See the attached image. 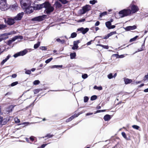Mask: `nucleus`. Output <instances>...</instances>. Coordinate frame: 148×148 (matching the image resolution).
Masks as SVG:
<instances>
[{
	"label": "nucleus",
	"instance_id": "nucleus-1",
	"mask_svg": "<svg viewBox=\"0 0 148 148\" xmlns=\"http://www.w3.org/2000/svg\"><path fill=\"white\" fill-rule=\"evenodd\" d=\"M23 14V12H21L18 14L13 18H8L7 21V23L10 25H13L16 21H20L21 19Z\"/></svg>",
	"mask_w": 148,
	"mask_h": 148
},
{
	"label": "nucleus",
	"instance_id": "nucleus-2",
	"mask_svg": "<svg viewBox=\"0 0 148 148\" xmlns=\"http://www.w3.org/2000/svg\"><path fill=\"white\" fill-rule=\"evenodd\" d=\"M44 8H45V12L47 14H50L51 12H52L54 10L53 7L48 2H45Z\"/></svg>",
	"mask_w": 148,
	"mask_h": 148
},
{
	"label": "nucleus",
	"instance_id": "nucleus-3",
	"mask_svg": "<svg viewBox=\"0 0 148 148\" xmlns=\"http://www.w3.org/2000/svg\"><path fill=\"white\" fill-rule=\"evenodd\" d=\"M119 14L121 17L131 15L130 9L129 8L120 11Z\"/></svg>",
	"mask_w": 148,
	"mask_h": 148
},
{
	"label": "nucleus",
	"instance_id": "nucleus-4",
	"mask_svg": "<svg viewBox=\"0 0 148 148\" xmlns=\"http://www.w3.org/2000/svg\"><path fill=\"white\" fill-rule=\"evenodd\" d=\"M21 5L22 8L25 9L30 5H31L32 2L29 0H19Z\"/></svg>",
	"mask_w": 148,
	"mask_h": 148
},
{
	"label": "nucleus",
	"instance_id": "nucleus-5",
	"mask_svg": "<svg viewBox=\"0 0 148 148\" xmlns=\"http://www.w3.org/2000/svg\"><path fill=\"white\" fill-rule=\"evenodd\" d=\"M8 8L6 0H0V8L2 11L6 10Z\"/></svg>",
	"mask_w": 148,
	"mask_h": 148
},
{
	"label": "nucleus",
	"instance_id": "nucleus-6",
	"mask_svg": "<svg viewBox=\"0 0 148 148\" xmlns=\"http://www.w3.org/2000/svg\"><path fill=\"white\" fill-rule=\"evenodd\" d=\"M128 8L130 10L131 14L136 13L139 10L138 7L133 4H130Z\"/></svg>",
	"mask_w": 148,
	"mask_h": 148
},
{
	"label": "nucleus",
	"instance_id": "nucleus-7",
	"mask_svg": "<svg viewBox=\"0 0 148 148\" xmlns=\"http://www.w3.org/2000/svg\"><path fill=\"white\" fill-rule=\"evenodd\" d=\"M91 7L89 5H86L83 7L82 9L80 10V13L81 14H85L86 12L90 10Z\"/></svg>",
	"mask_w": 148,
	"mask_h": 148
},
{
	"label": "nucleus",
	"instance_id": "nucleus-8",
	"mask_svg": "<svg viewBox=\"0 0 148 148\" xmlns=\"http://www.w3.org/2000/svg\"><path fill=\"white\" fill-rule=\"evenodd\" d=\"M16 32H15L14 31H13L10 32L5 33L2 34V37H3L4 36H6L5 37H1V38H0V41H1L3 40H5L7 38H8V35H10L12 34H14Z\"/></svg>",
	"mask_w": 148,
	"mask_h": 148
},
{
	"label": "nucleus",
	"instance_id": "nucleus-9",
	"mask_svg": "<svg viewBox=\"0 0 148 148\" xmlns=\"http://www.w3.org/2000/svg\"><path fill=\"white\" fill-rule=\"evenodd\" d=\"M46 16L45 15H43L42 16H39L32 19L33 21H40L43 20Z\"/></svg>",
	"mask_w": 148,
	"mask_h": 148
},
{
	"label": "nucleus",
	"instance_id": "nucleus-10",
	"mask_svg": "<svg viewBox=\"0 0 148 148\" xmlns=\"http://www.w3.org/2000/svg\"><path fill=\"white\" fill-rule=\"evenodd\" d=\"M80 42V41L78 40L73 42V45L72 47V49L73 50L77 49L78 48V44Z\"/></svg>",
	"mask_w": 148,
	"mask_h": 148
},
{
	"label": "nucleus",
	"instance_id": "nucleus-11",
	"mask_svg": "<svg viewBox=\"0 0 148 148\" xmlns=\"http://www.w3.org/2000/svg\"><path fill=\"white\" fill-rule=\"evenodd\" d=\"M25 11L26 12V13L29 14L32 13L33 12V10H34V7L33 8L31 6V5H30L29 7L25 8Z\"/></svg>",
	"mask_w": 148,
	"mask_h": 148
},
{
	"label": "nucleus",
	"instance_id": "nucleus-12",
	"mask_svg": "<svg viewBox=\"0 0 148 148\" xmlns=\"http://www.w3.org/2000/svg\"><path fill=\"white\" fill-rule=\"evenodd\" d=\"M77 30L78 31L80 32L83 34H84L89 31V29L88 28H84L83 27H81L78 28Z\"/></svg>",
	"mask_w": 148,
	"mask_h": 148
},
{
	"label": "nucleus",
	"instance_id": "nucleus-13",
	"mask_svg": "<svg viewBox=\"0 0 148 148\" xmlns=\"http://www.w3.org/2000/svg\"><path fill=\"white\" fill-rule=\"evenodd\" d=\"M23 38V36H16L14 37L12 40H9L8 42V44L10 45L12 42L14 41L16 39L19 38L20 39H22Z\"/></svg>",
	"mask_w": 148,
	"mask_h": 148
},
{
	"label": "nucleus",
	"instance_id": "nucleus-14",
	"mask_svg": "<svg viewBox=\"0 0 148 148\" xmlns=\"http://www.w3.org/2000/svg\"><path fill=\"white\" fill-rule=\"evenodd\" d=\"M106 25L108 29H113L115 27L114 25H111V22L108 21L106 23Z\"/></svg>",
	"mask_w": 148,
	"mask_h": 148
},
{
	"label": "nucleus",
	"instance_id": "nucleus-15",
	"mask_svg": "<svg viewBox=\"0 0 148 148\" xmlns=\"http://www.w3.org/2000/svg\"><path fill=\"white\" fill-rule=\"evenodd\" d=\"M45 4V2L41 4L37 5L36 7H34V10H40L44 8Z\"/></svg>",
	"mask_w": 148,
	"mask_h": 148
},
{
	"label": "nucleus",
	"instance_id": "nucleus-16",
	"mask_svg": "<svg viewBox=\"0 0 148 148\" xmlns=\"http://www.w3.org/2000/svg\"><path fill=\"white\" fill-rule=\"evenodd\" d=\"M54 5L57 9H60L62 7V5L58 1H56L55 2Z\"/></svg>",
	"mask_w": 148,
	"mask_h": 148
},
{
	"label": "nucleus",
	"instance_id": "nucleus-17",
	"mask_svg": "<svg viewBox=\"0 0 148 148\" xmlns=\"http://www.w3.org/2000/svg\"><path fill=\"white\" fill-rule=\"evenodd\" d=\"M18 5L17 3H15L10 6L11 9L13 11L15 10L18 9Z\"/></svg>",
	"mask_w": 148,
	"mask_h": 148
},
{
	"label": "nucleus",
	"instance_id": "nucleus-18",
	"mask_svg": "<svg viewBox=\"0 0 148 148\" xmlns=\"http://www.w3.org/2000/svg\"><path fill=\"white\" fill-rule=\"evenodd\" d=\"M136 28V26L135 25L133 26H129L125 28V29L127 31L132 30Z\"/></svg>",
	"mask_w": 148,
	"mask_h": 148
},
{
	"label": "nucleus",
	"instance_id": "nucleus-19",
	"mask_svg": "<svg viewBox=\"0 0 148 148\" xmlns=\"http://www.w3.org/2000/svg\"><path fill=\"white\" fill-rule=\"evenodd\" d=\"M29 49H25L23 51L19 52L20 56H23L26 54L28 52V50Z\"/></svg>",
	"mask_w": 148,
	"mask_h": 148
},
{
	"label": "nucleus",
	"instance_id": "nucleus-20",
	"mask_svg": "<svg viewBox=\"0 0 148 148\" xmlns=\"http://www.w3.org/2000/svg\"><path fill=\"white\" fill-rule=\"evenodd\" d=\"M124 81L126 84H130L132 82V79L127 78H124Z\"/></svg>",
	"mask_w": 148,
	"mask_h": 148
},
{
	"label": "nucleus",
	"instance_id": "nucleus-21",
	"mask_svg": "<svg viewBox=\"0 0 148 148\" xmlns=\"http://www.w3.org/2000/svg\"><path fill=\"white\" fill-rule=\"evenodd\" d=\"M79 114H74V115L70 117L68 119L66 120V121L67 122H69L71 121L72 119H73L74 118L77 117Z\"/></svg>",
	"mask_w": 148,
	"mask_h": 148
},
{
	"label": "nucleus",
	"instance_id": "nucleus-22",
	"mask_svg": "<svg viewBox=\"0 0 148 148\" xmlns=\"http://www.w3.org/2000/svg\"><path fill=\"white\" fill-rule=\"evenodd\" d=\"M103 119L105 121H109L111 119L110 116L108 114H106L104 116Z\"/></svg>",
	"mask_w": 148,
	"mask_h": 148
},
{
	"label": "nucleus",
	"instance_id": "nucleus-23",
	"mask_svg": "<svg viewBox=\"0 0 148 148\" xmlns=\"http://www.w3.org/2000/svg\"><path fill=\"white\" fill-rule=\"evenodd\" d=\"M5 121V119L3 120L2 118L0 117V126L1 125V126L5 124L6 123Z\"/></svg>",
	"mask_w": 148,
	"mask_h": 148
},
{
	"label": "nucleus",
	"instance_id": "nucleus-24",
	"mask_svg": "<svg viewBox=\"0 0 148 148\" xmlns=\"http://www.w3.org/2000/svg\"><path fill=\"white\" fill-rule=\"evenodd\" d=\"M10 57V55H8L5 59L3 60L1 62V64L3 65L4 63L6 62L7 60L9 59Z\"/></svg>",
	"mask_w": 148,
	"mask_h": 148
},
{
	"label": "nucleus",
	"instance_id": "nucleus-25",
	"mask_svg": "<svg viewBox=\"0 0 148 148\" xmlns=\"http://www.w3.org/2000/svg\"><path fill=\"white\" fill-rule=\"evenodd\" d=\"M62 65H55L51 66L50 68L51 69H53L55 68H62Z\"/></svg>",
	"mask_w": 148,
	"mask_h": 148
},
{
	"label": "nucleus",
	"instance_id": "nucleus-26",
	"mask_svg": "<svg viewBox=\"0 0 148 148\" xmlns=\"http://www.w3.org/2000/svg\"><path fill=\"white\" fill-rule=\"evenodd\" d=\"M93 88L95 89H97L99 90H101L102 89V88L101 86H95Z\"/></svg>",
	"mask_w": 148,
	"mask_h": 148
},
{
	"label": "nucleus",
	"instance_id": "nucleus-27",
	"mask_svg": "<svg viewBox=\"0 0 148 148\" xmlns=\"http://www.w3.org/2000/svg\"><path fill=\"white\" fill-rule=\"evenodd\" d=\"M76 56V53L75 52L70 54V57L71 59L75 58Z\"/></svg>",
	"mask_w": 148,
	"mask_h": 148
},
{
	"label": "nucleus",
	"instance_id": "nucleus-28",
	"mask_svg": "<svg viewBox=\"0 0 148 148\" xmlns=\"http://www.w3.org/2000/svg\"><path fill=\"white\" fill-rule=\"evenodd\" d=\"M145 48V44L144 43L141 46V48L138 49V52L140 51H143Z\"/></svg>",
	"mask_w": 148,
	"mask_h": 148
},
{
	"label": "nucleus",
	"instance_id": "nucleus-29",
	"mask_svg": "<svg viewBox=\"0 0 148 148\" xmlns=\"http://www.w3.org/2000/svg\"><path fill=\"white\" fill-rule=\"evenodd\" d=\"M121 134L123 137L126 140H128V138L127 137L126 134L124 132H123L121 133Z\"/></svg>",
	"mask_w": 148,
	"mask_h": 148
},
{
	"label": "nucleus",
	"instance_id": "nucleus-30",
	"mask_svg": "<svg viewBox=\"0 0 148 148\" xmlns=\"http://www.w3.org/2000/svg\"><path fill=\"white\" fill-rule=\"evenodd\" d=\"M138 36H135L134 37L131 39L130 40V42H132L133 41H135L137 39V38H138Z\"/></svg>",
	"mask_w": 148,
	"mask_h": 148
},
{
	"label": "nucleus",
	"instance_id": "nucleus-31",
	"mask_svg": "<svg viewBox=\"0 0 148 148\" xmlns=\"http://www.w3.org/2000/svg\"><path fill=\"white\" fill-rule=\"evenodd\" d=\"M40 42H37V43L36 44H35L34 45V49H37L38 48V47L40 46Z\"/></svg>",
	"mask_w": 148,
	"mask_h": 148
},
{
	"label": "nucleus",
	"instance_id": "nucleus-32",
	"mask_svg": "<svg viewBox=\"0 0 148 148\" xmlns=\"http://www.w3.org/2000/svg\"><path fill=\"white\" fill-rule=\"evenodd\" d=\"M97 45L101 46L103 48L106 49H108V46L107 45H104L101 44Z\"/></svg>",
	"mask_w": 148,
	"mask_h": 148
},
{
	"label": "nucleus",
	"instance_id": "nucleus-33",
	"mask_svg": "<svg viewBox=\"0 0 148 148\" xmlns=\"http://www.w3.org/2000/svg\"><path fill=\"white\" fill-rule=\"evenodd\" d=\"M132 127L134 129H135L137 130H139V128H140V127L139 126L136 125H133L132 126Z\"/></svg>",
	"mask_w": 148,
	"mask_h": 148
},
{
	"label": "nucleus",
	"instance_id": "nucleus-34",
	"mask_svg": "<svg viewBox=\"0 0 148 148\" xmlns=\"http://www.w3.org/2000/svg\"><path fill=\"white\" fill-rule=\"evenodd\" d=\"M77 34L75 32H73L71 34V38H74L76 37Z\"/></svg>",
	"mask_w": 148,
	"mask_h": 148
},
{
	"label": "nucleus",
	"instance_id": "nucleus-35",
	"mask_svg": "<svg viewBox=\"0 0 148 148\" xmlns=\"http://www.w3.org/2000/svg\"><path fill=\"white\" fill-rule=\"evenodd\" d=\"M97 0H93L90 1L89 2V3L90 4H92V5L94 4L95 3H97Z\"/></svg>",
	"mask_w": 148,
	"mask_h": 148
},
{
	"label": "nucleus",
	"instance_id": "nucleus-36",
	"mask_svg": "<svg viewBox=\"0 0 148 148\" xmlns=\"http://www.w3.org/2000/svg\"><path fill=\"white\" fill-rule=\"evenodd\" d=\"M13 107L12 106H10L9 108L7 109L6 110L8 112L12 111Z\"/></svg>",
	"mask_w": 148,
	"mask_h": 148
},
{
	"label": "nucleus",
	"instance_id": "nucleus-37",
	"mask_svg": "<svg viewBox=\"0 0 148 148\" xmlns=\"http://www.w3.org/2000/svg\"><path fill=\"white\" fill-rule=\"evenodd\" d=\"M40 83V81L39 80H36L33 82L34 85H36Z\"/></svg>",
	"mask_w": 148,
	"mask_h": 148
},
{
	"label": "nucleus",
	"instance_id": "nucleus-38",
	"mask_svg": "<svg viewBox=\"0 0 148 148\" xmlns=\"http://www.w3.org/2000/svg\"><path fill=\"white\" fill-rule=\"evenodd\" d=\"M97 99V96L96 95L92 96L90 98V100L93 101Z\"/></svg>",
	"mask_w": 148,
	"mask_h": 148
},
{
	"label": "nucleus",
	"instance_id": "nucleus-39",
	"mask_svg": "<svg viewBox=\"0 0 148 148\" xmlns=\"http://www.w3.org/2000/svg\"><path fill=\"white\" fill-rule=\"evenodd\" d=\"M52 59H53V58H50L46 60L45 61V62L47 64L48 63L50 62L51 61V60H52Z\"/></svg>",
	"mask_w": 148,
	"mask_h": 148
},
{
	"label": "nucleus",
	"instance_id": "nucleus-40",
	"mask_svg": "<svg viewBox=\"0 0 148 148\" xmlns=\"http://www.w3.org/2000/svg\"><path fill=\"white\" fill-rule=\"evenodd\" d=\"M116 34V32H111L110 33L108 34V35L109 36H110L112 35H113Z\"/></svg>",
	"mask_w": 148,
	"mask_h": 148
},
{
	"label": "nucleus",
	"instance_id": "nucleus-41",
	"mask_svg": "<svg viewBox=\"0 0 148 148\" xmlns=\"http://www.w3.org/2000/svg\"><path fill=\"white\" fill-rule=\"evenodd\" d=\"M108 77L109 79H111L112 78L113 76L112 75V73H110L108 75Z\"/></svg>",
	"mask_w": 148,
	"mask_h": 148
},
{
	"label": "nucleus",
	"instance_id": "nucleus-42",
	"mask_svg": "<svg viewBox=\"0 0 148 148\" xmlns=\"http://www.w3.org/2000/svg\"><path fill=\"white\" fill-rule=\"evenodd\" d=\"M107 14V12H104L102 13H101L100 14V16L101 17L103 16H104L105 15H106Z\"/></svg>",
	"mask_w": 148,
	"mask_h": 148
},
{
	"label": "nucleus",
	"instance_id": "nucleus-43",
	"mask_svg": "<svg viewBox=\"0 0 148 148\" xmlns=\"http://www.w3.org/2000/svg\"><path fill=\"white\" fill-rule=\"evenodd\" d=\"M84 102H86L88 100V98L87 97L85 96L84 97Z\"/></svg>",
	"mask_w": 148,
	"mask_h": 148
},
{
	"label": "nucleus",
	"instance_id": "nucleus-44",
	"mask_svg": "<svg viewBox=\"0 0 148 148\" xmlns=\"http://www.w3.org/2000/svg\"><path fill=\"white\" fill-rule=\"evenodd\" d=\"M18 84V82H14L12 83L11 84V85L12 86H15L16 85Z\"/></svg>",
	"mask_w": 148,
	"mask_h": 148
},
{
	"label": "nucleus",
	"instance_id": "nucleus-45",
	"mask_svg": "<svg viewBox=\"0 0 148 148\" xmlns=\"http://www.w3.org/2000/svg\"><path fill=\"white\" fill-rule=\"evenodd\" d=\"M88 77L87 75L86 74H84L82 76V77L83 79H85L87 78Z\"/></svg>",
	"mask_w": 148,
	"mask_h": 148
},
{
	"label": "nucleus",
	"instance_id": "nucleus-46",
	"mask_svg": "<svg viewBox=\"0 0 148 148\" xmlns=\"http://www.w3.org/2000/svg\"><path fill=\"white\" fill-rule=\"evenodd\" d=\"M14 121L16 123H19L20 122L19 120L17 117H15L14 118Z\"/></svg>",
	"mask_w": 148,
	"mask_h": 148
},
{
	"label": "nucleus",
	"instance_id": "nucleus-47",
	"mask_svg": "<svg viewBox=\"0 0 148 148\" xmlns=\"http://www.w3.org/2000/svg\"><path fill=\"white\" fill-rule=\"evenodd\" d=\"M25 73L27 74H30L31 73V71L30 70H26Z\"/></svg>",
	"mask_w": 148,
	"mask_h": 148
},
{
	"label": "nucleus",
	"instance_id": "nucleus-48",
	"mask_svg": "<svg viewBox=\"0 0 148 148\" xmlns=\"http://www.w3.org/2000/svg\"><path fill=\"white\" fill-rule=\"evenodd\" d=\"M29 124H30V123L29 122H25L23 123H22L20 124L19 125H28Z\"/></svg>",
	"mask_w": 148,
	"mask_h": 148
},
{
	"label": "nucleus",
	"instance_id": "nucleus-49",
	"mask_svg": "<svg viewBox=\"0 0 148 148\" xmlns=\"http://www.w3.org/2000/svg\"><path fill=\"white\" fill-rule=\"evenodd\" d=\"M6 27V25H5L0 24V29H3Z\"/></svg>",
	"mask_w": 148,
	"mask_h": 148
},
{
	"label": "nucleus",
	"instance_id": "nucleus-50",
	"mask_svg": "<svg viewBox=\"0 0 148 148\" xmlns=\"http://www.w3.org/2000/svg\"><path fill=\"white\" fill-rule=\"evenodd\" d=\"M19 56H20V55L19 52L17 53H16L13 56L14 58H16Z\"/></svg>",
	"mask_w": 148,
	"mask_h": 148
},
{
	"label": "nucleus",
	"instance_id": "nucleus-51",
	"mask_svg": "<svg viewBox=\"0 0 148 148\" xmlns=\"http://www.w3.org/2000/svg\"><path fill=\"white\" fill-rule=\"evenodd\" d=\"M148 79V74H147L145 75L144 77L143 80L144 81H145L146 80Z\"/></svg>",
	"mask_w": 148,
	"mask_h": 148
},
{
	"label": "nucleus",
	"instance_id": "nucleus-52",
	"mask_svg": "<svg viewBox=\"0 0 148 148\" xmlns=\"http://www.w3.org/2000/svg\"><path fill=\"white\" fill-rule=\"evenodd\" d=\"M56 41L59 42H64V40H61L59 38H58L56 39Z\"/></svg>",
	"mask_w": 148,
	"mask_h": 148
},
{
	"label": "nucleus",
	"instance_id": "nucleus-53",
	"mask_svg": "<svg viewBox=\"0 0 148 148\" xmlns=\"http://www.w3.org/2000/svg\"><path fill=\"white\" fill-rule=\"evenodd\" d=\"M39 91V90L38 89H35L34 90V92L35 94L37 93Z\"/></svg>",
	"mask_w": 148,
	"mask_h": 148
},
{
	"label": "nucleus",
	"instance_id": "nucleus-54",
	"mask_svg": "<svg viewBox=\"0 0 148 148\" xmlns=\"http://www.w3.org/2000/svg\"><path fill=\"white\" fill-rule=\"evenodd\" d=\"M40 49L42 50H46L47 49V48L45 47H41L40 48Z\"/></svg>",
	"mask_w": 148,
	"mask_h": 148
},
{
	"label": "nucleus",
	"instance_id": "nucleus-55",
	"mask_svg": "<svg viewBox=\"0 0 148 148\" xmlns=\"http://www.w3.org/2000/svg\"><path fill=\"white\" fill-rule=\"evenodd\" d=\"M85 21V19L84 18H82L80 20H79L77 21L78 22H84Z\"/></svg>",
	"mask_w": 148,
	"mask_h": 148
},
{
	"label": "nucleus",
	"instance_id": "nucleus-56",
	"mask_svg": "<svg viewBox=\"0 0 148 148\" xmlns=\"http://www.w3.org/2000/svg\"><path fill=\"white\" fill-rule=\"evenodd\" d=\"M53 136V135L50 134H48L47 136L45 137H47L48 138H51Z\"/></svg>",
	"mask_w": 148,
	"mask_h": 148
},
{
	"label": "nucleus",
	"instance_id": "nucleus-57",
	"mask_svg": "<svg viewBox=\"0 0 148 148\" xmlns=\"http://www.w3.org/2000/svg\"><path fill=\"white\" fill-rule=\"evenodd\" d=\"M141 81H136L135 82H134V83H133L134 84H139L141 83Z\"/></svg>",
	"mask_w": 148,
	"mask_h": 148
},
{
	"label": "nucleus",
	"instance_id": "nucleus-58",
	"mask_svg": "<svg viewBox=\"0 0 148 148\" xmlns=\"http://www.w3.org/2000/svg\"><path fill=\"white\" fill-rule=\"evenodd\" d=\"M35 137H33V136H32L31 137H30V139L32 141H33L34 140Z\"/></svg>",
	"mask_w": 148,
	"mask_h": 148
},
{
	"label": "nucleus",
	"instance_id": "nucleus-59",
	"mask_svg": "<svg viewBox=\"0 0 148 148\" xmlns=\"http://www.w3.org/2000/svg\"><path fill=\"white\" fill-rule=\"evenodd\" d=\"M105 110H97L96 112V113H98L100 112H104L105 111Z\"/></svg>",
	"mask_w": 148,
	"mask_h": 148
},
{
	"label": "nucleus",
	"instance_id": "nucleus-60",
	"mask_svg": "<svg viewBox=\"0 0 148 148\" xmlns=\"http://www.w3.org/2000/svg\"><path fill=\"white\" fill-rule=\"evenodd\" d=\"M100 24V22L99 21H97L95 24V26H97L99 25Z\"/></svg>",
	"mask_w": 148,
	"mask_h": 148
},
{
	"label": "nucleus",
	"instance_id": "nucleus-61",
	"mask_svg": "<svg viewBox=\"0 0 148 148\" xmlns=\"http://www.w3.org/2000/svg\"><path fill=\"white\" fill-rule=\"evenodd\" d=\"M92 40H91L89 42H88L87 43V45H90L91 43V42H92Z\"/></svg>",
	"mask_w": 148,
	"mask_h": 148
},
{
	"label": "nucleus",
	"instance_id": "nucleus-62",
	"mask_svg": "<svg viewBox=\"0 0 148 148\" xmlns=\"http://www.w3.org/2000/svg\"><path fill=\"white\" fill-rule=\"evenodd\" d=\"M16 74H13L12 75V77L13 78H15L16 77Z\"/></svg>",
	"mask_w": 148,
	"mask_h": 148
},
{
	"label": "nucleus",
	"instance_id": "nucleus-63",
	"mask_svg": "<svg viewBox=\"0 0 148 148\" xmlns=\"http://www.w3.org/2000/svg\"><path fill=\"white\" fill-rule=\"evenodd\" d=\"M92 114H93L92 113H88L86 114V116H89L90 115H91Z\"/></svg>",
	"mask_w": 148,
	"mask_h": 148
},
{
	"label": "nucleus",
	"instance_id": "nucleus-64",
	"mask_svg": "<svg viewBox=\"0 0 148 148\" xmlns=\"http://www.w3.org/2000/svg\"><path fill=\"white\" fill-rule=\"evenodd\" d=\"M47 145V144H44L42 145L41 146L42 148H44Z\"/></svg>",
	"mask_w": 148,
	"mask_h": 148
}]
</instances>
